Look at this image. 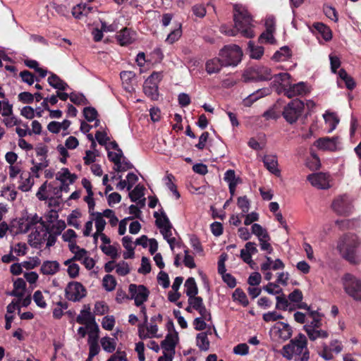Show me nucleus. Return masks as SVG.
I'll list each match as a JSON object with an SVG mask.
<instances>
[{"label":"nucleus","instance_id":"51","mask_svg":"<svg viewBox=\"0 0 361 361\" xmlns=\"http://www.w3.org/2000/svg\"><path fill=\"white\" fill-rule=\"evenodd\" d=\"M274 32L265 30L263 32L259 37V42L263 43L264 42L273 44L276 42V39L273 35Z\"/></svg>","mask_w":361,"mask_h":361},{"label":"nucleus","instance_id":"18","mask_svg":"<svg viewBox=\"0 0 361 361\" xmlns=\"http://www.w3.org/2000/svg\"><path fill=\"white\" fill-rule=\"evenodd\" d=\"M284 94L288 98H293L297 95L302 94L305 92V85L302 82L296 84L289 85L288 88L284 89Z\"/></svg>","mask_w":361,"mask_h":361},{"label":"nucleus","instance_id":"63","mask_svg":"<svg viewBox=\"0 0 361 361\" xmlns=\"http://www.w3.org/2000/svg\"><path fill=\"white\" fill-rule=\"evenodd\" d=\"M233 353L236 355H246L249 353V346L246 343H240L233 348Z\"/></svg>","mask_w":361,"mask_h":361},{"label":"nucleus","instance_id":"54","mask_svg":"<svg viewBox=\"0 0 361 361\" xmlns=\"http://www.w3.org/2000/svg\"><path fill=\"white\" fill-rule=\"evenodd\" d=\"M100 248L105 255L111 257L113 259L117 258V249L114 246L110 245L108 246L101 245Z\"/></svg>","mask_w":361,"mask_h":361},{"label":"nucleus","instance_id":"23","mask_svg":"<svg viewBox=\"0 0 361 361\" xmlns=\"http://www.w3.org/2000/svg\"><path fill=\"white\" fill-rule=\"evenodd\" d=\"M60 264L56 261H45L43 262L40 271L44 275H54L59 271Z\"/></svg>","mask_w":361,"mask_h":361},{"label":"nucleus","instance_id":"45","mask_svg":"<svg viewBox=\"0 0 361 361\" xmlns=\"http://www.w3.org/2000/svg\"><path fill=\"white\" fill-rule=\"evenodd\" d=\"M116 285V281L115 278L110 274L106 275L103 279V286L104 288L108 291L113 290Z\"/></svg>","mask_w":361,"mask_h":361},{"label":"nucleus","instance_id":"60","mask_svg":"<svg viewBox=\"0 0 361 361\" xmlns=\"http://www.w3.org/2000/svg\"><path fill=\"white\" fill-rule=\"evenodd\" d=\"M264 290L271 295H276L282 293V289L279 288V285L272 282H269L267 286H265L264 287Z\"/></svg>","mask_w":361,"mask_h":361},{"label":"nucleus","instance_id":"47","mask_svg":"<svg viewBox=\"0 0 361 361\" xmlns=\"http://www.w3.org/2000/svg\"><path fill=\"white\" fill-rule=\"evenodd\" d=\"M29 243L32 247H34L35 248L39 247V246L42 243V240L40 238V233L37 230H35V231L32 232L29 235Z\"/></svg>","mask_w":361,"mask_h":361},{"label":"nucleus","instance_id":"28","mask_svg":"<svg viewBox=\"0 0 361 361\" xmlns=\"http://www.w3.org/2000/svg\"><path fill=\"white\" fill-rule=\"evenodd\" d=\"M76 179L77 176L75 173H71L67 168L61 169V171L56 174V180H59L61 183H66L68 180L69 183L72 184Z\"/></svg>","mask_w":361,"mask_h":361},{"label":"nucleus","instance_id":"14","mask_svg":"<svg viewBox=\"0 0 361 361\" xmlns=\"http://www.w3.org/2000/svg\"><path fill=\"white\" fill-rule=\"evenodd\" d=\"M135 183V174L133 173H129L127 176V180H121L118 183L117 188L120 190L124 189L126 187L130 190L129 197L133 202H135V188L131 189L133 185Z\"/></svg>","mask_w":361,"mask_h":361},{"label":"nucleus","instance_id":"27","mask_svg":"<svg viewBox=\"0 0 361 361\" xmlns=\"http://www.w3.org/2000/svg\"><path fill=\"white\" fill-rule=\"evenodd\" d=\"M313 27L322 35L325 41L328 42L332 39V32L330 27L323 23H314Z\"/></svg>","mask_w":361,"mask_h":361},{"label":"nucleus","instance_id":"55","mask_svg":"<svg viewBox=\"0 0 361 361\" xmlns=\"http://www.w3.org/2000/svg\"><path fill=\"white\" fill-rule=\"evenodd\" d=\"M115 325V319L114 316H106L103 318L102 322V328L111 331Z\"/></svg>","mask_w":361,"mask_h":361},{"label":"nucleus","instance_id":"9","mask_svg":"<svg viewBox=\"0 0 361 361\" xmlns=\"http://www.w3.org/2000/svg\"><path fill=\"white\" fill-rule=\"evenodd\" d=\"M87 295L85 287L78 281L69 282L65 288L66 298L73 302H79Z\"/></svg>","mask_w":361,"mask_h":361},{"label":"nucleus","instance_id":"30","mask_svg":"<svg viewBox=\"0 0 361 361\" xmlns=\"http://www.w3.org/2000/svg\"><path fill=\"white\" fill-rule=\"evenodd\" d=\"M185 294L188 298L195 296L198 293V288L193 277H189L185 282Z\"/></svg>","mask_w":361,"mask_h":361},{"label":"nucleus","instance_id":"17","mask_svg":"<svg viewBox=\"0 0 361 361\" xmlns=\"http://www.w3.org/2000/svg\"><path fill=\"white\" fill-rule=\"evenodd\" d=\"M49 76L47 79V82L53 88L60 91H64L69 87L67 82L63 80L59 75L52 72H49Z\"/></svg>","mask_w":361,"mask_h":361},{"label":"nucleus","instance_id":"52","mask_svg":"<svg viewBox=\"0 0 361 361\" xmlns=\"http://www.w3.org/2000/svg\"><path fill=\"white\" fill-rule=\"evenodd\" d=\"M158 283L162 286L164 288H169L170 285V280L169 275L166 272L161 271L157 276Z\"/></svg>","mask_w":361,"mask_h":361},{"label":"nucleus","instance_id":"31","mask_svg":"<svg viewBox=\"0 0 361 361\" xmlns=\"http://www.w3.org/2000/svg\"><path fill=\"white\" fill-rule=\"evenodd\" d=\"M291 56V49L288 46H283L274 54L272 59L276 61H285L289 59Z\"/></svg>","mask_w":361,"mask_h":361},{"label":"nucleus","instance_id":"8","mask_svg":"<svg viewBox=\"0 0 361 361\" xmlns=\"http://www.w3.org/2000/svg\"><path fill=\"white\" fill-rule=\"evenodd\" d=\"M162 77L161 72H153L143 84L144 93L152 100H157L159 98L158 85Z\"/></svg>","mask_w":361,"mask_h":361},{"label":"nucleus","instance_id":"13","mask_svg":"<svg viewBox=\"0 0 361 361\" xmlns=\"http://www.w3.org/2000/svg\"><path fill=\"white\" fill-rule=\"evenodd\" d=\"M178 341V332H175V334H167L165 338L161 342V347L163 349V352L175 354V348Z\"/></svg>","mask_w":361,"mask_h":361},{"label":"nucleus","instance_id":"57","mask_svg":"<svg viewBox=\"0 0 361 361\" xmlns=\"http://www.w3.org/2000/svg\"><path fill=\"white\" fill-rule=\"evenodd\" d=\"M192 12L196 17L202 18L205 16L207 11L203 4H195L192 7Z\"/></svg>","mask_w":361,"mask_h":361},{"label":"nucleus","instance_id":"61","mask_svg":"<svg viewBox=\"0 0 361 361\" xmlns=\"http://www.w3.org/2000/svg\"><path fill=\"white\" fill-rule=\"evenodd\" d=\"M237 204L241 209L243 213H247L250 208V202L246 196L240 197L238 198Z\"/></svg>","mask_w":361,"mask_h":361},{"label":"nucleus","instance_id":"10","mask_svg":"<svg viewBox=\"0 0 361 361\" xmlns=\"http://www.w3.org/2000/svg\"><path fill=\"white\" fill-rule=\"evenodd\" d=\"M331 207L334 211L341 216H349L353 211L352 201L346 195L336 198Z\"/></svg>","mask_w":361,"mask_h":361},{"label":"nucleus","instance_id":"33","mask_svg":"<svg viewBox=\"0 0 361 361\" xmlns=\"http://www.w3.org/2000/svg\"><path fill=\"white\" fill-rule=\"evenodd\" d=\"M116 39L121 46L127 45L132 42V37L129 29L125 27L122 29L117 35Z\"/></svg>","mask_w":361,"mask_h":361},{"label":"nucleus","instance_id":"16","mask_svg":"<svg viewBox=\"0 0 361 361\" xmlns=\"http://www.w3.org/2000/svg\"><path fill=\"white\" fill-rule=\"evenodd\" d=\"M263 163L266 169L271 173L279 176L280 170L278 169V160L275 155H265L263 158Z\"/></svg>","mask_w":361,"mask_h":361},{"label":"nucleus","instance_id":"21","mask_svg":"<svg viewBox=\"0 0 361 361\" xmlns=\"http://www.w3.org/2000/svg\"><path fill=\"white\" fill-rule=\"evenodd\" d=\"M123 153L121 149L118 152H108L107 156L110 161L113 162L115 165L114 169L118 172L125 171L128 169L129 166L122 167L121 161Z\"/></svg>","mask_w":361,"mask_h":361},{"label":"nucleus","instance_id":"29","mask_svg":"<svg viewBox=\"0 0 361 361\" xmlns=\"http://www.w3.org/2000/svg\"><path fill=\"white\" fill-rule=\"evenodd\" d=\"M20 177L22 181L18 186V189L23 192L30 191L34 184L30 173L29 172L22 173Z\"/></svg>","mask_w":361,"mask_h":361},{"label":"nucleus","instance_id":"26","mask_svg":"<svg viewBox=\"0 0 361 361\" xmlns=\"http://www.w3.org/2000/svg\"><path fill=\"white\" fill-rule=\"evenodd\" d=\"M25 220L26 221V224L23 231V233H27L32 226H35L38 223H39L43 227L45 226V222L42 220L41 217H39L37 214H35L32 216L27 214L25 216Z\"/></svg>","mask_w":361,"mask_h":361},{"label":"nucleus","instance_id":"5","mask_svg":"<svg viewBox=\"0 0 361 361\" xmlns=\"http://www.w3.org/2000/svg\"><path fill=\"white\" fill-rule=\"evenodd\" d=\"M243 78L245 82L267 81L272 78L271 70L263 66H255L247 68Z\"/></svg>","mask_w":361,"mask_h":361},{"label":"nucleus","instance_id":"50","mask_svg":"<svg viewBox=\"0 0 361 361\" xmlns=\"http://www.w3.org/2000/svg\"><path fill=\"white\" fill-rule=\"evenodd\" d=\"M109 307L103 301H97L94 305V313L97 315H103L108 312Z\"/></svg>","mask_w":361,"mask_h":361},{"label":"nucleus","instance_id":"46","mask_svg":"<svg viewBox=\"0 0 361 361\" xmlns=\"http://www.w3.org/2000/svg\"><path fill=\"white\" fill-rule=\"evenodd\" d=\"M83 115L87 121L92 122L97 118L98 113L94 107L87 106L84 108Z\"/></svg>","mask_w":361,"mask_h":361},{"label":"nucleus","instance_id":"37","mask_svg":"<svg viewBox=\"0 0 361 361\" xmlns=\"http://www.w3.org/2000/svg\"><path fill=\"white\" fill-rule=\"evenodd\" d=\"M306 333L311 341H315L317 338H326L329 336V333L326 331L319 329H311V330H307Z\"/></svg>","mask_w":361,"mask_h":361},{"label":"nucleus","instance_id":"43","mask_svg":"<svg viewBox=\"0 0 361 361\" xmlns=\"http://www.w3.org/2000/svg\"><path fill=\"white\" fill-rule=\"evenodd\" d=\"M92 216H95V226L97 233H102L106 226V221L102 217V214L100 212L92 213Z\"/></svg>","mask_w":361,"mask_h":361},{"label":"nucleus","instance_id":"40","mask_svg":"<svg viewBox=\"0 0 361 361\" xmlns=\"http://www.w3.org/2000/svg\"><path fill=\"white\" fill-rule=\"evenodd\" d=\"M248 47L250 50V57L255 59H259L264 54V48L260 46H255V44L250 41Z\"/></svg>","mask_w":361,"mask_h":361},{"label":"nucleus","instance_id":"22","mask_svg":"<svg viewBox=\"0 0 361 361\" xmlns=\"http://www.w3.org/2000/svg\"><path fill=\"white\" fill-rule=\"evenodd\" d=\"M159 212H155L154 213V217L156 219V226L160 229H164L169 226H172L171 223L169 221L166 214L163 209L159 210Z\"/></svg>","mask_w":361,"mask_h":361},{"label":"nucleus","instance_id":"62","mask_svg":"<svg viewBox=\"0 0 361 361\" xmlns=\"http://www.w3.org/2000/svg\"><path fill=\"white\" fill-rule=\"evenodd\" d=\"M190 243L191 247L197 252H202L203 247L201 245V243L199 238L195 235H192L190 238Z\"/></svg>","mask_w":361,"mask_h":361},{"label":"nucleus","instance_id":"4","mask_svg":"<svg viewBox=\"0 0 361 361\" xmlns=\"http://www.w3.org/2000/svg\"><path fill=\"white\" fill-rule=\"evenodd\" d=\"M219 56L224 66H236L242 60L243 51L238 45H226L219 51Z\"/></svg>","mask_w":361,"mask_h":361},{"label":"nucleus","instance_id":"38","mask_svg":"<svg viewBox=\"0 0 361 361\" xmlns=\"http://www.w3.org/2000/svg\"><path fill=\"white\" fill-rule=\"evenodd\" d=\"M175 180V177L171 173H169L166 175L165 178V184L167 188L173 192V194L176 196V199H179L180 195L177 190L176 185L173 183Z\"/></svg>","mask_w":361,"mask_h":361},{"label":"nucleus","instance_id":"53","mask_svg":"<svg viewBox=\"0 0 361 361\" xmlns=\"http://www.w3.org/2000/svg\"><path fill=\"white\" fill-rule=\"evenodd\" d=\"M137 271L142 274H147L151 271V264L149 258L147 257H142L141 266L138 269Z\"/></svg>","mask_w":361,"mask_h":361},{"label":"nucleus","instance_id":"15","mask_svg":"<svg viewBox=\"0 0 361 361\" xmlns=\"http://www.w3.org/2000/svg\"><path fill=\"white\" fill-rule=\"evenodd\" d=\"M338 137H321L317 140L314 145L323 150L335 151L336 149Z\"/></svg>","mask_w":361,"mask_h":361},{"label":"nucleus","instance_id":"36","mask_svg":"<svg viewBox=\"0 0 361 361\" xmlns=\"http://www.w3.org/2000/svg\"><path fill=\"white\" fill-rule=\"evenodd\" d=\"M233 300H238L243 307L249 305V300L245 292L240 288L235 290L232 295Z\"/></svg>","mask_w":361,"mask_h":361},{"label":"nucleus","instance_id":"44","mask_svg":"<svg viewBox=\"0 0 361 361\" xmlns=\"http://www.w3.org/2000/svg\"><path fill=\"white\" fill-rule=\"evenodd\" d=\"M224 179L228 183V185L231 183H234L235 185H238L241 183L240 178L235 176V172L233 169H228L225 172Z\"/></svg>","mask_w":361,"mask_h":361},{"label":"nucleus","instance_id":"42","mask_svg":"<svg viewBox=\"0 0 361 361\" xmlns=\"http://www.w3.org/2000/svg\"><path fill=\"white\" fill-rule=\"evenodd\" d=\"M70 100L75 105H86L89 104L88 100L82 93L71 92L70 94Z\"/></svg>","mask_w":361,"mask_h":361},{"label":"nucleus","instance_id":"41","mask_svg":"<svg viewBox=\"0 0 361 361\" xmlns=\"http://www.w3.org/2000/svg\"><path fill=\"white\" fill-rule=\"evenodd\" d=\"M101 345L103 349L108 353H113L116 349V342L114 339L107 336L101 339Z\"/></svg>","mask_w":361,"mask_h":361},{"label":"nucleus","instance_id":"48","mask_svg":"<svg viewBox=\"0 0 361 361\" xmlns=\"http://www.w3.org/2000/svg\"><path fill=\"white\" fill-rule=\"evenodd\" d=\"M188 304L197 311L200 310L204 306L202 298L197 295L188 298Z\"/></svg>","mask_w":361,"mask_h":361},{"label":"nucleus","instance_id":"34","mask_svg":"<svg viewBox=\"0 0 361 361\" xmlns=\"http://www.w3.org/2000/svg\"><path fill=\"white\" fill-rule=\"evenodd\" d=\"M44 228H45L47 233L51 232L56 235H59L65 229L66 224L63 221H58L56 224H53L52 226L47 225L45 223V226Z\"/></svg>","mask_w":361,"mask_h":361},{"label":"nucleus","instance_id":"25","mask_svg":"<svg viewBox=\"0 0 361 361\" xmlns=\"http://www.w3.org/2000/svg\"><path fill=\"white\" fill-rule=\"evenodd\" d=\"M269 90L268 89H260L255 92L250 94L245 99H243V105L245 106H251L252 104L258 100L259 98L269 94Z\"/></svg>","mask_w":361,"mask_h":361},{"label":"nucleus","instance_id":"20","mask_svg":"<svg viewBox=\"0 0 361 361\" xmlns=\"http://www.w3.org/2000/svg\"><path fill=\"white\" fill-rule=\"evenodd\" d=\"M274 328L277 329L279 337L283 341H287L292 336V327L287 323L279 322Z\"/></svg>","mask_w":361,"mask_h":361},{"label":"nucleus","instance_id":"49","mask_svg":"<svg viewBox=\"0 0 361 361\" xmlns=\"http://www.w3.org/2000/svg\"><path fill=\"white\" fill-rule=\"evenodd\" d=\"M31 164L33 165V166L30 169L31 171L35 174V177L38 178V172L40 170H42L43 169L49 166V160H45L44 162H39L36 163L35 159L31 160Z\"/></svg>","mask_w":361,"mask_h":361},{"label":"nucleus","instance_id":"12","mask_svg":"<svg viewBox=\"0 0 361 361\" xmlns=\"http://www.w3.org/2000/svg\"><path fill=\"white\" fill-rule=\"evenodd\" d=\"M120 77L123 88L127 92L130 93L131 97H133V93L135 91V73L133 71H124L121 72Z\"/></svg>","mask_w":361,"mask_h":361},{"label":"nucleus","instance_id":"24","mask_svg":"<svg viewBox=\"0 0 361 361\" xmlns=\"http://www.w3.org/2000/svg\"><path fill=\"white\" fill-rule=\"evenodd\" d=\"M94 316L90 312V307L88 305L87 309L82 310L80 314L76 317V322L80 324H94Z\"/></svg>","mask_w":361,"mask_h":361},{"label":"nucleus","instance_id":"19","mask_svg":"<svg viewBox=\"0 0 361 361\" xmlns=\"http://www.w3.org/2000/svg\"><path fill=\"white\" fill-rule=\"evenodd\" d=\"M223 66H224V61L220 56L208 60L205 65L206 71L209 74L219 73Z\"/></svg>","mask_w":361,"mask_h":361},{"label":"nucleus","instance_id":"58","mask_svg":"<svg viewBox=\"0 0 361 361\" xmlns=\"http://www.w3.org/2000/svg\"><path fill=\"white\" fill-rule=\"evenodd\" d=\"M33 300L38 307L41 308H45L47 307V303L44 299L42 293L40 290H36L35 292L33 295Z\"/></svg>","mask_w":361,"mask_h":361},{"label":"nucleus","instance_id":"35","mask_svg":"<svg viewBox=\"0 0 361 361\" xmlns=\"http://www.w3.org/2000/svg\"><path fill=\"white\" fill-rule=\"evenodd\" d=\"M197 345L200 350L207 351L209 348V341L207 334L205 332L200 333L196 336Z\"/></svg>","mask_w":361,"mask_h":361},{"label":"nucleus","instance_id":"32","mask_svg":"<svg viewBox=\"0 0 361 361\" xmlns=\"http://www.w3.org/2000/svg\"><path fill=\"white\" fill-rule=\"evenodd\" d=\"M149 291L143 285L137 286V307L141 306L142 303L147 300Z\"/></svg>","mask_w":361,"mask_h":361},{"label":"nucleus","instance_id":"59","mask_svg":"<svg viewBox=\"0 0 361 361\" xmlns=\"http://www.w3.org/2000/svg\"><path fill=\"white\" fill-rule=\"evenodd\" d=\"M20 76L24 82L31 85L35 82V75L29 71L25 70L20 73Z\"/></svg>","mask_w":361,"mask_h":361},{"label":"nucleus","instance_id":"1","mask_svg":"<svg viewBox=\"0 0 361 361\" xmlns=\"http://www.w3.org/2000/svg\"><path fill=\"white\" fill-rule=\"evenodd\" d=\"M233 27L223 25L220 31L228 36H235L240 33L246 38L255 37L253 28V18L247 8L242 4H234L233 6Z\"/></svg>","mask_w":361,"mask_h":361},{"label":"nucleus","instance_id":"7","mask_svg":"<svg viewBox=\"0 0 361 361\" xmlns=\"http://www.w3.org/2000/svg\"><path fill=\"white\" fill-rule=\"evenodd\" d=\"M345 293L355 300L361 301V281L351 274H345L343 279Z\"/></svg>","mask_w":361,"mask_h":361},{"label":"nucleus","instance_id":"64","mask_svg":"<svg viewBox=\"0 0 361 361\" xmlns=\"http://www.w3.org/2000/svg\"><path fill=\"white\" fill-rule=\"evenodd\" d=\"M18 99L23 104H32L34 101V95L29 92H23L18 94Z\"/></svg>","mask_w":361,"mask_h":361},{"label":"nucleus","instance_id":"6","mask_svg":"<svg viewBox=\"0 0 361 361\" xmlns=\"http://www.w3.org/2000/svg\"><path fill=\"white\" fill-rule=\"evenodd\" d=\"M304 108V102L298 99H295L284 106L282 115L288 123L293 124L302 115Z\"/></svg>","mask_w":361,"mask_h":361},{"label":"nucleus","instance_id":"56","mask_svg":"<svg viewBox=\"0 0 361 361\" xmlns=\"http://www.w3.org/2000/svg\"><path fill=\"white\" fill-rule=\"evenodd\" d=\"M72 13L75 18L78 19H80L82 16H87L88 11H86V5H78L73 8Z\"/></svg>","mask_w":361,"mask_h":361},{"label":"nucleus","instance_id":"11","mask_svg":"<svg viewBox=\"0 0 361 361\" xmlns=\"http://www.w3.org/2000/svg\"><path fill=\"white\" fill-rule=\"evenodd\" d=\"M311 185L318 189H328L330 188L329 176L327 173L319 172L308 175L307 178Z\"/></svg>","mask_w":361,"mask_h":361},{"label":"nucleus","instance_id":"39","mask_svg":"<svg viewBox=\"0 0 361 361\" xmlns=\"http://www.w3.org/2000/svg\"><path fill=\"white\" fill-rule=\"evenodd\" d=\"M251 230L252 233L255 235L259 240H260V238H269V235L267 230L258 224H253Z\"/></svg>","mask_w":361,"mask_h":361},{"label":"nucleus","instance_id":"3","mask_svg":"<svg viewBox=\"0 0 361 361\" xmlns=\"http://www.w3.org/2000/svg\"><path fill=\"white\" fill-rule=\"evenodd\" d=\"M360 244L361 241L357 235L347 233L340 237L337 250L344 259L352 264H357L360 259L357 255V250Z\"/></svg>","mask_w":361,"mask_h":361},{"label":"nucleus","instance_id":"2","mask_svg":"<svg viewBox=\"0 0 361 361\" xmlns=\"http://www.w3.org/2000/svg\"><path fill=\"white\" fill-rule=\"evenodd\" d=\"M281 354L287 360L295 361H308L310 351L307 348V339L306 336L300 333L297 336L290 341V343L283 346Z\"/></svg>","mask_w":361,"mask_h":361}]
</instances>
